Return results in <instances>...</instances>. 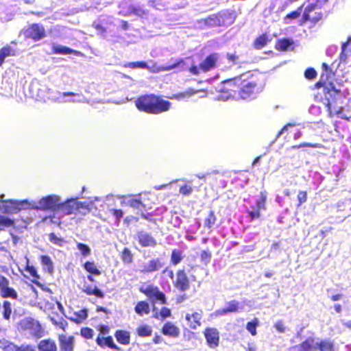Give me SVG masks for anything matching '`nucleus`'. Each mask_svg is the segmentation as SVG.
<instances>
[{"mask_svg":"<svg viewBox=\"0 0 351 351\" xmlns=\"http://www.w3.org/2000/svg\"><path fill=\"white\" fill-rule=\"evenodd\" d=\"M263 88L261 75L249 71L221 82L219 93L223 100L234 98L250 101L257 98Z\"/></svg>","mask_w":351,"mask_h":351,"instance_id":"1","label":"nucleus"},{"mask_svg":"<svg viewBox=\"0 0 351 351\" xmlns=\"http://www.w3.org/2000/svg\"><path fill=\"white\" fill-rule=\"evenodd\" d=\"M135 106L140 111L149 114H160L167 112L171 104L162 97L153 93L139 96L135 101Z\"/></svg>","mask_w":351,"mask_h":351,"instance_id":"2","label":"nucleus"},{"mask_svg":"<svg viewBox=\"0 0 351 351\" xmlns=\"http://www.w3.org/2000/svg\"><path fill=\"white\" fill-rule=\"evenodd\" d=\"M328 0H307L308 4L304 8L299 25L300 26L309 24L310 27H315L324 16V14L318 11Z\"/></svg>","mask_w":351,"mask_h":351,"instance_id":"3","label":"nucleus"},{"mask_svg":"<svg viewBox=\"0 0 351 351\" xmlns=\"http://www.w3.org/2000/svg\"><path fill=\"white\" fill-rule=\"evenodd\" d=\"M219 58L220 55L218 53H211L206 56L205 58L200 62L199 65H191L189 71L193 75H198L201 73H208L217 67Z\"/></svg>","mask_w":351,"mask_h":351,"instance_id":"4","label":"nucleus"},{"mask_svg":"<svg viewBox=\"0 0 351 351\" xmlns=\"http://www.w3.org/2000/svg\"><path fill=\"white\" fill-rule=\"evenodd\" d=\"M139 291L144 294L152 304L159 303L166 304L167 300L166 295L159 288L154 285H148L146 287L141 286Z\"/></svg>","mask_w":351,"mask_h":351,"instance_id":"5","label":"nucleus"},{"mask_svg":"<svg viewBox=\"0 0 351 351\" xmlns=\"http://www.w3.org/2000/svg\"><path fill=\"white\" fill-rule=\"evenodd\" d=\"M25 39L33 42H38L46 36V30L44 26L40 23H32L23 31Z\"/></svg>","mask_w":351,"mask_h":351,"instance_id":"6","label":"nucleus"},{"mask_svg":"<svg viewBox=\"0 0 351 351\" xmlns=\"http://www.w3.org/2000/svg\"><path fill=\"white\" fill-rule=\"evenodd\" d=\"M82 208L88 209L84 203L78 202L76 199H70L62 202H59L58 211H61L66 215L75 214Z\"/></svg>","mask_w":351,"mask_h":351,"instance_id":"7","label":"nucleus"},{"mask_svg":"<svg viewBox=\"0 0 351 351\" xmlns=\"http://www.w3.org/2000/svg\"><path fill=\"white\" fill-rule=\"evenodd\" d=\"M173 285L181 293L185 292L190 289V280L184 269H179L176 271V278L173 280Z\"/></svg>","mask_w":351,"mask_h":351,"instance_id":"8","label":"nucleus"},{"mask_svg":"<svg viewBox=\"0 0 351 351\" xmlns=\"http://www.w3.org/2000/svg\"><path fill=\"white\" fill-rule=\"evenodd\" d=\"M60 197L57 195H47L42 197L36 206L37 210L58 211Z\"/></svg>","mask_w":351,"mask_h":351,"instance_id":"9","label":"nucleus"},{"mask_svg":"<svg viewBox=\"0 0 351 351\" xmlns=\"http://www.w3.org/2000/svg\"><path fill=\"white\" fill-rule=\"evenodd\" d=\"M322 73L320 76L319 82L315 84L316 88L324 87L326 89V85H332V81L335 77V73L332 71L331 67L326 63L324 62L322 64Z\"/></svg>","mask_w":351,"mask_h":351,"instance_id":"10","label":"nucleus"},{"mask_svg":"<svg viewBox=\"0 0 351 351\" xmlns=\"http://www.w3.org/2000/svg\"><path fill=\"white\" fill-rule=\"evenodd\" d=\"M0 295L2 298L18 299L16 291L10 287L9 280L4 276L0 274Z\"/></svg>","mask_w":351,"mask_h":351,"instance_id":"11","label":"nucleus"},{"mask_svg":"<svg viewBox=\"0 0 351 351\" xmlns=\"http://www.w3.org/2000/svg\"><path fill=\"white\" fill-rule=\"evenodd\" d=\"M134 238L141 247H154L157 245V241L152 234L143 230L138 231Z\"/></svg>","mask_w":351,"mask_h":351,"instance_id":"12","label":"nucleus"},{"mask_svg":"<svg viewBox=\"0 0 351 351\" xmlns=\"http://www.w3.org/2000/svg\"><path fill=\"white\" fill-rule=\"evenodd\" d=\"M204 335L208 346L210 348H215L219 344V332L215 328L207 327L204 331Z\"/></svg>","mask_w":351,"mask_h":351,"instance_id":"13","label":"nucleus"},{"mask_svg":"<svg viewBox=\"0 0 351 351\" xmlns=\"http://www.w3.org/2000/svg\"><path fill=\"white\" fill-rule=\"evenodd\" d=\"M260 195V199L256 201V207H254V210L247 211L251 220L260 218L261 215V210H265L266 209L267 193L265 191H261Z\"/></svg>","mask_w":351,"mask_h":351,"instance_id":"14","label":"nucleus"},{"mask_svg":"<svg viewBox=\"0 0 351 351\" xmlns=\"http://www.w3.org/2000/svg\"><path fill=\"white\" fill-rule=\"evenodd\" d=\"M58 339L60 351H74L75 340L73 335L59 334Z\"/></svg>","mask_w":351,"mask_h":351,"instance_id":"15","label":"nucleus"},{"mask_svg":"<svg viewBox=\"0 0 351 351\" xmlns=\"http://www.w3.org/2000/svg\"><path fill=\"white\" fill-rule=\"evenodd\" d=\"M203 311L199 310L191 313H186L185 319L187 322L188 326L192 330H196L202 325Z\"/></svg>","mask_w":351,"mask_h":351,"instance_id":"16","label":"nucleus"},{"mask_svg":"<svg viewBox=\"0 0 351 351\" xmlns=\"http://www.w3.org/2000/svg\"><path fill=\"white\" fill-rule=\"evenodd\" d=\"M316 337H308L298 345L290 348V351H316L315 350Z\"/></svg>","mask_w":351,"mask_h":351,"instance_id":"17","label":"nucleus"},{"mask_svg":"<svg viewBox=\"0 0 351 351\" xmlns=\"http://www.w3.org/2000/svg\"><path fill=\"white\" fill-rule=\"evenodd\" d=\"M96 343L101 348H109L113 350L121 351V348L119 347L113 340L112 336H97L95 339Z\"/></svg>","mask_w":351,"mask_h":351,"instance_id":"18","label":"nucleus"},{"mask_svg":"<svg viewBox=\"0 0 351 351\" xmlns=\"http://www.w3.org/2000/svg\"><path fill=\"white\" fill-rule=\"evenodd\" d=\"M164 266V263L159 258L150 259L148 263L143 265L141 271L143 274H150L158 271Z\"/></svg>","mask_w":351,"mask_h":351,"instance_id":"19","label":"nucleus"},{"mask_svg":"<svg viewBox=\"0 0 351 351\" xmlns=\"http://www.w3.org/2000/svg\"><path fill=\"white\" fill-rule=\"evenodd\" d=\"M160 331L164 335L172 338L178 337L180 333L178 326L171 322H165Z\"/></svg>","mask_w":351,"mask_h":351,"instance_id":"20","label":"nucleus"},{"mask_svg":"<svg viewBox=\"0 0 351 351\" xmlns=\"http://www.w3.org/2000/svg\"><path fill=\"white\" fill-rule=\"evenodd\" d=\"M114 337L117 341L123 346H128L130 343L131 335L126 330L118 329L114 332Z\"/></svg>","mask_w":351,"mask_h":351,"instance_id":"21","label":"nucleus"},{"mask_svg":"<svg viewBox=\"0 0 351 351\" xmlns=\"http://www.w3.org/2000/svg\"><path fill=\"white\" fill-rule=\"evenodd\" d=\"M239 302L236 300H232L228 302L226 307L217 310L215 311V314L218 316H223L230 313H236L239 311Z\"/></svg>","mask_w":351,"mask_h":351,"instance_id":"22","label":"nucleus"},{"mask_svg":"<svg viewBox=\"0 0 351 351\" xmlns=\"http://www.w3.org/2000/svg\"><path fill=\"white\" fill-rule=\"evenodd\" d=\"M38 349L39 351H57V346L53 340L45 339L39 341Z\"/></svg>","mask_w":351,"mask_h":351,"instance_id":"23","label":"nucleus"},{"mask_svg":"<svg viewBox=\"0 0 351 351\" xmlns=\"http://www.w3.org/2000/svg\"><path fill=\"white\" fill-rule=\"evenodd\" d=\"M135 313L139 316L148 315L150 313V305L146 300L138 301L134 306Z\"/></svg>","mask_w":351,"mask_h":351,"instance_id":"24","label":"nucleus"},{"mask_svg":"<svg viewBox=\"0 0 351 351\" xmlns=\"http://www.w3.org/2000/svg\"><path fill=\"white\" fill-rule=\"evenodd\" d=\"M333 347L332 342L328 339H319V338H317V340H315V350L332 351Z\"/></svg>","mask_w":351,"mask_h":351,"instance_id":"25","label":"nucleus"},{"mask_svg":"<svg viewBox=\"0 0 351 351\" xmlns=\"http://www.w3.org/2000/svg\"><path fill=\"white\" fill-rule=\"evenodd\" d=\"M271 40L267 33H263L255 38L253 43V47L256 49H261L266 46Z\"/></svg>","mask_w":351,"mask_h":351,"instance_id":"26","label":"nucleus"},{"mask_svg":"<svg viewBox=\"0 0 351 351\" xmlns=\"http://www.w3.org/2000/svg\"><path fill=\"white\" fill-rule=\"evenodd\" d=\"M82 291L86 294L87 295H95L99 298H104V292L99 289L97 286H90L87 285L84 286L82 289Z\"/></svg>","mask_w":351,"mask_h":351,"instance_id":"27","label":"nucleus"},{"mask_svg":"<svg viewBox=\"0 0 351 351\" xmlns=\"http://www.w3.org/2000/svg\"><path fill=\"white\" fill-rule=\"evenodd\" d=\"M52 53L53 54H62V55H66V54H74V55H79L80 53V51L73 50L69 47H65V46H60V45H55L52 47L51 49Z\"/></svg>","mask_w":351,"mask_h":351,"instance_id":"28","label":"nucleus"},{"mask_svg":"<svg viewBox=\"0 0 351 351\" xmlns=\"http://www.w3.org/2000/svg\"><path fill=\"white\" fill-rule=\"evenodd\" d=\"M40 261L41 265L44 267V269L49 274H52L54 271V267L51 257L48 255H41Z\"/></svg>","mask_w":351,"mask_h":351,"instance_id":"29","label":"nucleus"},{"mask_svg":"<svg viewBox=\"0 0 351 351\" xmlns=\"http://www.w3.org/2000/svg\"><path fill=\"white\" fill-rule=\"evenodd\" d=\"M14 56H15V51L11 47L6 45L0 49V66H2L6 58Z\"/></svg>","mask_w":351,"mask_h":351,"instance_id":"30","label":"nucleus"},{"mask_svg":"<svg viewBox=\"0 0 351 351\" xmlns=\"http://www.w3.org/2000/svg\"><path fill=\"white\" fill-rule=\"evenodd\" d=\"M184 257L182 251L173 249L171 253L170 262L173 265H177L183 260Z\"/></svg>","mask_w":351,"mask_h":351,"instance_id":"31","label":"nucleus"},{"mask_svg":"<svg viewBox=\"0 0 351 351\" xmlns=\"http://www.w3.org/2000/svg\"><path fill=\"white\" fill-rule=\"evenodd\" d=\"M293 44V42L288 38L278 39L276 42L275 48L278 51H285Z\"/></svg>","mask_w":351,"mask_h":351,"instance_id":"32","label":"nucleus"},{"mask_svg":"<svg viewBox=\"0 0 351 351\" xmlns=\"http://www.w3.org/2000/svg\"><path fill=\"white\" fill-rule=\"evenodd\" d=\"M136 332L141 337H150L152 334V329L149 325L143 324L136 328Z\"/></svg>","mask_w":351,"mask_h":351,"instance_id":"33","label":"nucleus"},{"mask_svg":"<svg viewBox=\"0 0 351 351\" xmlns=\"http://www.w3.org/2000/svg\"><path fill=\"white\" fill-rule=\"evenodd\" d=\"M18 345L5 339H0V348L3 351H17Z\"/></svg>","mask_w":351,"mask_h":351,"instance_id":"34","label":"nucleus"},{"mask_svg":"<svg viewBox=\"0 0 351 351\" xmlns=\"http://www.w3.org/2000/svg\"><path fill=\"white\" fill-rule=\"evenodd\" d=\"M199 91L195 90L192 88H190L187 89L184 92L178 93L176 94L173 95L171 97H170V99H182L185 97H190L193 96V95L197 93Z\"/></svg>","mask_w":351,"mask_h":351,"instance_id":"35","label":"nucleus"},{"mask_svg":"<svg viewBox=\"0 0 351 351\" xmlns=\"http://www.w3.org/2000/svg\"><path fill=\"white\" fill-rule=\"evenodd\" d=\"M304 3L301 6L298 7L297 10L291 12L284 17V22L285 23H290L291 21L296 19L300 16L302 12V9L304 7Z\"/></svg>","mask_w":351,"mask_h":351,"instance_id":"36","label":"nucleus"},{"mask_svg":"<svg viewBox=\"0 0 351 351\" xmlns=\"http://www.w3.org/2000/svg\"><path fill=\"white\" fill-rule=\"evenodd\" d=\"M84 269L91 274L99 276L101 274L100 270L97 268L95 263L93 261H86L84 264Z\"/></svg>","mask_w":351,"mask_h":351,"instance_id":"37","label":"nucleus"},{"mask_svg":"<svg viewBox=\"0 0 351 351\" xmlns=\"http://www.w3.org/2000/svg\"><path fill=\"white\" fill-rule=\"evenodd\" d=\"M75 317L71 318V320L76 324L81 323L88 317V311L86 308L81 309L74 313Z\"/></svg>","mask_w":351,"mask_h":351,"instance_id":"38","label":"nucleus"},{"mask_svg":"<svg viewBox=\"0 0 351 351\" xmlns=\"http://www.w3.org/2000/svg\"><path fill=\"white\" fill-rule=\"evenodd\" d=\"M121 261L125 264H130L133 261V254L128 247H124L121 252Z\"/></svg>","mask_w":351,"mask_h":351,"instance_id":"39","label":"nucleus"},{"mask_svg":"<svg viewBox=\"0 0 351 351\" xmlns=\"http://www.w3.org/2000/svg\"><path fill=\"white\" fill-rule=\"evenodd\" d=\"M2 315L3 319L9 320L12 314V304L8 300H4L2 304Z\"/></svg>","mask_w":351,"mask_h":351,"instance_id":"40","label":"nucleus"},{"mask_svg":"<svg viewBox=\"0 0 351 351\" xmlns=\"http://www.w3.org/2000/svg\"><path fill=\"white\" fill-rule=\"evenodd\" d=\"M217 221V218L215 217V213L213 210H210L208 213V215L205 218L204 221V227L210 229L213 227L215 222Z\"/></svg>","mask_w":351,"mask_h":351,"instance_id":"41","label":"nucleus"},{"mask_svg":"<svg viewBox=\"0 0 351 351\" xmlns=\"http://www.w3.org/2000/svg\"><path fill=\"white\" fill-rule=\"evenodd\" d=\"M14 221L8 217L0 216V230H4L7 228L14 226Z\"/></svg>","mask_w":351,"mask_h":351,"instance_id":"42","label":"nucleus"},{"mask_svg":"<svg viewBox=\"0 0 351 351\" xmlns=\"http://www.w3.org/2000/svg\"><path fill=\"white\" fill-rule=\"evenodd\" d=\"M125 67L130 68V69H148L149 66L145 62H128L124 65Z\"/></svg>","mask_w":351,"mask_h":351,"instance_id":"43","label":"nucleus"},{"mask_svg":"<svg viewBox=\"0 0 351 351\" xmlns=\"http://www.w3.org/2000/svg\"><path fill=\"white\" fill-rule=\"evenodd\" d=\"M49 240L53 244L62 246L66 241L62 237H58L54 232H51L48 235Z\"/></svg>","mask_w":351,"mask_h":351,"instance_id":"44","label":"nucleus"},{"mask_svg":"<svg viewBox=\"0 0 351 351\" xmlns=\"http://www.w3.org/2000/svg\"><path fill=\"white\" fill-rule=\"evenodd\" d=\"M80 335L86 339H90L94 336V330L89 327H82L80 329Z\"/></svg>","mask_w":351,"mask_h":351,"instance_id":"45","label":"nucleus"},{"mask_svg":"<svg viewBox=\"0 0 351 351\" xmlns=\"http://www.w3.org/2000/svg\"><path fill=\"white\" fill-rule=\"evenodd\" d=\"M77 248L84 256H88L91 254L90 248L86 244L82 243H77Z\"/></svg>","mask_w":351,"mask_h":351,"instance_id":"46","label":"nucleus"},{"mask_svg":"<svg viewBox=\"0 0 351 351\" xmlns=\"http://www.w3.org/2000/svg\"><path fill=\"white\" fill-rule=\"evenodd\" d=\"M302 147H312V148H322L324 146L319 143H302L298 145H295L291 147V149H300Z\"/></svg>","mask_w":351,"mask_h":351,"instance_id":"47","label":"nucleus"},{"mask_svg":"<svg viewBox=\"0 0 351 351\" xmlns=\"http://www.w3.org/2000/svg\"><path fill=\"white\" fill-rule=\"evenodd\" d=\"M212 254L209 250H203L200 254V260L204 265H207L211 259Z\"/></svg>","mask_w":351,"mask_h":351,"instance_id":"48","label":"nucleus"},{"mask_svg":"<svg viewBox=\"0 0 351 351\" xmlns=\"http://www.w3.org/2000/svg\"><path fill=\"white\" fill-rule=\"evenodd\" d=\"M258 325V322L256 319L247 323L246 328L252 336H255L257 334L256 327Z\"/></svg>","mask_w":351,"mask_h":351,"instance_id":"49","label":"nucleus"},{"mask_svg":"<svg viewBox=\"0 0 351 351\" xmlns=\"http://www.w3.org/2000/svg\"><path fill=\"white\" fill-rule=\"evenodd\" d=\"M25 270L29 274V275L33 278L32 280H38L40 278V276L38 274L36 269L33 265H27Z\"/></svg>","mask_w":351,"mask_h":351,"instance_id":"50","label":"nucleus"},{"mask_svg":"<svg viewBox=\"0 0 351 351\" xmlns=\"http://www.w3.org/2000/svg\"><path fill=\"white\" fill-rule=\"evenodd\" d=\"M298 203L297 206L300 207L302 204L307 201V192L305 191H300L297 195Z\"/></svg>","mask_w":351,"mask_h":351,"instance_id":"51","label":"nucleus"},{"mask_svg":"<svg viewBox=\"0 0 351 351\" xmlns=\"http://www.w3.org/2000/svg\"><path fill=\"white\" fill-rule=\"evenodd\" d=\"M159 315H160V319L161 320H164L167 317H171V309L166 306L162 307L159 311Z\"/></svg>","mask_w":351,"mask_h":351,"instance_id":"52","label":"nucleus"},{"mask_svg":"<svg viewBox=\"0 0 351 351\" xmlns=\"http://www.w3.org/2000/svg\"><path fill=\"white\" fill-rule=\"evenodd\" d=\"M274 327L280 333H285L286 332L287 326L282 319L278 320L274 324Z\"/></svg>","mask_w":351,"mask_h":351,"instance_id":"53","label":"nucleus"},{"mask_svg":"<svg viewBox=\"0 0 351 351\" xmlns=\"http://www.w3.org/2000/svg\"><path fill=\"white\" fill-rule=\"evenodd\" d=\"M128 204L131 208L136 209H139L141 206H144L141 199L135 198L129 199L128 202Z\"/></svg>","mask_w":351,"mask_h":351,"instance_id":"54","label":"nucleus"},{"mask_svg":"<svg viewBox=\"0 0 351 351\" xmlns=\"http://www.w3.org/2000/svg\"><path fill=\"white\" fill-rule=\"evenodd\" d=\"M110 212L116 218V223H117V224H119L121 218L123 215V210L121 209L112 208V209L110 210Z\"/></svg>","mask_w":351,"mask_h":351,"instance_id":"55","label":"nucleus"},{"mask_svg":"<svg viewBox=\"0 0 351 351\" xmlns=\"http://www.w3.org/2000/svg\"><path fill=\"white\" fill-rule=\"evenodd\" d=\"M304 76L308 80H313L317 76V72L315 69L310 67L305 70Z\"/></svg>","mask_w":351,"mask_h":351,"instance_id":"56","label":"nucleus"},{"mask_svg":"<svg viewBox=\"0 0 351 351\" xmlns=\"http://www.w3.org/2000/svg\"><path fill=\"white\" fill-rule=\"evenodd\" d=\"M326 103L325 104H326V106L327 108V110L328 112V114L330 117L335 115V114H337L338 113L340 112V110H333L332 109V107H333V103L332 101H330L328 99H326Z\"/></svg>","mask_w":351,"mask_h":351,"instance_id":"57","label":"nucleus"},{"mask_svg":"<svg viewBox=\"0 0 351 351\" xmlns=\"http://www.w3.org/2000/svg\"><path fill=\"white\" fill-rule=\"evenodd\" d=\"M193 191V188L189 184H184L180 187L179 192L183 195H189Z\"/></svg>","mask_w":351,"mask_h":351,"instance_id":"58","label":"nucleus"},{"mask_svg":"<svg viewBox=\"0 0 351 351\" xmlns=\"http://www.w3.org/2000/svg\"><path fill=\"white\" fill-rule=\"evenodd\" d=\"M17 351H36V347L30 344H21L18 346Z\"/></svg>","mask_w":351,"mask_h":351,"instance_id":"59","label":"nucleus"},{"mask_svg":"<svg viewBox=\"0 0 351 351\" xmlns=\"http://www.w3.org/2000/svg\"><path fill=\"white\" fill-rule=\"evenodd\" d=\"M99 334L97 336H106L108 335L110 333V328L107 325H101L98 328Z\"/></svg>","mask_w":351,"mask_h":351,"instance_id":"60","label":"nucleus"},{"mask_svg":"<svg viewBox=\"0 0 351 351\" xmlns=\"http://www.w3.org/2000/svg\"><path fill=\"white\" fill-rule=\"evenodd\" d=\"M226 58L228 59V60L230 62H231L233 64H235L238 62L239 56L237 55L235 53H226Z\"/></svg>","mask_w":351,"mask_h":351,"instance_id":"61","label":"nucleus"},{"mask_svg":"<svg viewBox=\"0 0 351 351\" xmlns=\"http://www.w3.org/2000/svg\"><path fill=\"white\" fill-rule=\"evenodd\" d=\"M141 217L143 219L147 220L148 221H149L151 223H153L154 224H156V220L154 218H153L152 214L150 213H141Z\"/></svg>","mask_w":351,"mask_h":351,"instance_id":"62","label":"nucleus"},{"mask_svg":"<svg viewBox=\"0 0 351 351\" xmlns=\"http://www.w3.org/2000/svg\"><path fill=\"white\" fill-rule=\"evenodd\" d=\"M219 21L218 16L217 15H211L206 19V23L210 25H216Z\"/></svg>","mask_w":351,"mask_h":351,"instance_id":"63","label":"nucleus"},{"mask_svg":"<svg viewBox=\"0 0 351 351\" xmlns=\"http://www.w3.org/2000/svg\"><path fill=\"white\" fill-rule=\"evenodd\" d=\"M182 63H184V60L179 59V60H176L173 64L165 67L164 69L166 71H169V70L173 69L178 66L180 64H181Z\"/></svg>","mask_w":351,"mask_h":351,"instance_id":"64","label":"nucleus"}]
</instances>
